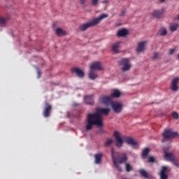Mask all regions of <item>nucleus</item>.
Returning <instances> with one entry per match:
<instances>
[{"label":"nucleus","instance_id":"1","mask_svg":"<svg viewBox=\"0 0 179 179\" xmlns=\"http://www.w3.org/2000/svg\"><path fill=\"white\" fill-rule=\"evenodd\" d=\"M111 110L108 108H97L94 113H88L85 120V131H88L93 129L94 125L103 127L102 115H108Z\"/></svg>","mask_w":179,"mask_h":179},{"label":"nucleus","instance_id":"2","mask_svg":"<svg viewBox=\"0 0 179 179\" xmlns=\"http://www.w3.org/2000/svg\"><path fill=\"white\" fill-rule=\"evenodd\" d=\"M111 156H112V159H113L114 166L116 169H117L120 172H122V169L120 164H122L127 162L128 157L127 156V154L120 153V152L115 153L114 148H111Z\"/></svg>","mask_w":179,"mask_h":179},{"label":"nucleus","instance_id":"3","mask_svg":"<svg viewBox=\"0 0 179 179\" xmlns=\"http://www.w3.org/2000/svg\"><path fill=\"white\" fill-rule=\"evenodd\" d=\"M107 17H108V14H101L98 17L93 19L92 21H90L89 22L81 24L79 27V31H85L90 27H94L99 24L103 19Z\"/></svg>","mask_w":179,"mask_h":179},{"label":"nucleus","instance_id":"4","mask_svg":"<svg viewBox=\"0 0 179 179\" xmlns=\"http://www.w3.org/2000/svg\"><path fill=\"white\" fill-rule=\"evenodd\" d=\"M163 139L162 143H164L169 140L173 139L178 136V133L171 131L170 129H165L162 134Z\"/></svg>","mask_w":179,"mask_h":179},{"label":"nucleus","instance_id":"5","mask_svg":"<svg viewBox=\"0 0 179 179\" xmlns=\"http://www.w3.org/2000/svg\"><path fill=\"white\" fill-rule=\"evenodd\" d=\"M120 66H123L122 68V72H126L130 70L131 64L128 58H123L119 62Z\"/></svg>","mask_w":179,"mask_h":179},{"label":"nucleus","instance_id":"6","mask_svg":"<svg viewBox=\"0 0 179 179\" xmlns=\"http://www.w3.org/2000/svg\"><path fill=\"white\" fill-rule=\"evenodd\" d=\"M52 111V105H50L47 101L45 102V106L43 108V115L45 117H48Z\"/></svg>","mask_w":179,"mask_h":179},{"label":"nucleus","instance_id":"7","mask_svg":"<svg viewBox=\"0 0 179 179\" xmlns=\"http://www.w3.org/2000/svg\"><path fill=\"white\" fill-rule=\"evenodd\" d=\"M114 137L115 138L116 147L119 148H122L123 145V140L121 138L120 133L118 131H115Z\"/></svg>","mask_w":179,"mask_h":179},{"label":"nucleus","instance_id":"8","mask_svg":"<svg viewBox=\"0 0 179 179\" xmlns=\"http://www.w3.org/2000/svg\"><path fill=\"white\" fill-rule=\"evenodd\" d=\"M113 110L115 113H120L122 112V105L119 102H113L111 103Z\"/></svg>","mask_w":179,"mask_h":179},{"label":"nucleus","instance_id":"9","mask_svg":"<svg viewBox=\"0 0 179 179\" xmlns=\"http://www.w3.org/2000/svg\"><path fill=\"white\" fill-rule=\"evenodd\" d=\"M99 101L102 104H105V105H108L110 103L112 104V103H113L110 97H109L108 96H105V95H101L99 97Z\"/></svg>","mask_w":179,"mask_h":179},{"label":"nucleus","instance_id":"10","mask_svg":"<svg viewBox=\"0 0 179 179\" xmlns=\"http://www.w3.org/2000/svg\"><path fill=\"white\" fill-rule=\"evenodd\" d=\"M90 70L91 71H101V64L99 62H94L91 65H90Z\"/></svg>","mask_w":179,"mask_h":179},{"label":"nucleus","instance_id":"11","mask_svg":"<svg viewBox=\"0 0 179 179\" xmlns=\"http://www.w3.org/2000/svg\"><path fill=\"white\" fill-rule=\"evenodd\" d=\"M125 143L130 145L133 148H136L139 146L138 143H136L131 137H126Z\"/></svg>","mask_w":179,"mask_h":179},{"label":"nucleus","instance_id":"12","mask_svg":"<svg viewBox=\"0 0 179 179\" xmlns=\"http://www.w3.org/2000/svg\"><path fill=\"white\" fill-rule=\"evenodd\" d=\"M164 159L167 162H173L176 159V157L173 155V153L167 152L164 151Z\"/></svg>","mask_w":179,"mask_h":179},{"label":"nucleus","instance_id":"13","mask_svg":"<svg viewBox=\"0 0 179 179\" xmlns=\"http://www.w3.org/2000/svg\"><path fill=\"white\" fill-rule=\"evenodd\" d=\"M71 72L72 73L77 74L78 77L79 78H83L85 76V73L83 71L76 67L72 68Z\"/></svg>","mask_w":179,"mask_h":179},{"label":"nucleus","instance_id":"14","mask_svg":"<svg viewBox=\"0 0 179 179\" xmlns=\"http://www.w3.org/2000/svg\"><path fill=\"white\" fill-rule=\"evenodd\" d=\"M85 103L87 105L92 106L94 104V95H86L85 96Z\"/></svg>","mask_w":179,"mask_h":179},{"label":"nucleus","instance_id":"15","mask_svg":"<svg viewBox=\"0 0 179 179\" xmlns=\"http://www.w3.org/2000/svg\"><path fill=\"white\" fill-rule=\"evenodd\" d=\"M179 80V79L178 78H174L173 80H172V83L171 84V90H172L174 92H176L178 91V87L177 86V84H178V81Z\"/></svg>","mask_w":179,"mask_h":179},{"label":"nucleus","instance_id":"16","mask_svg":"<svg viewBox=\"0 0 179 179\" xmlns=\"http://www.w3.org/2000/svg\"><path fill=\"white\" fill-rule=\"evenodd\" d=\"M94 163L95 164H101L102 162V157H103V154L101 153H98L96 155H94Z\"/></svg>","mask_w":179,"mask_h":179},{"label":"nucleus","instance_id":"17","mask_svg":"<svg viewBox=\"0 0 179 179\" xmlns=\"http://www.w3.org/2000/svg\"><path fill=\"white\" fill-rule=\"evenodd\" d=\"M129 34V31L127 29L123 28L118 31L117 36L119 37H125Z\"/></svg>","mask_w":179,"mask_h":179},{"label":"nucleus","instance_id":"18","mask_svg":"<svg viewBox=\"0 0 179 179\" xmlns=\"http://www.w3.org/2000/svg\"><path fill=\"white\" fill-rule=\"evenodd\" d=\"M145 43H146V41H142L139 43L136 48V52H143L145 50Z\"/></svg>","mask_w":179,"mask_h":179},{"label":"nucleus","instance_id":"19","mask_svg":"<svg viewBox=\"0 0 179 179\" xmlns=\"http://www.w3.org/2000/svg\"><path fill=\"white\" fill-rule=\"evenodd\" d=\"M55 33L58 36H66L67 34L66 31L63 30L62 28H57L55 29Z\"/></svg>","mask_w":179,"mask_h":179},{"label":"nucleus","instance_id":"20","mask_svg":"<svg viewBox=\"0 0 179 179\" xmlns=\"http://www.w3.org/2000/svg\"><path fill=\"white\" fill-rule=\"evenodd\" d=\"M120 44H121L120 41L116 42L115 43L113 44L111 49L114 53H118L119 52L118 48Z\"/></svg>","mask_w":179,"mask_h":179},{"label":"nucleus","instance_id":"21","mask_svg":"<svg viewBox=\"0 0 179 179\" xmlns=\"http://www.w3.org/2000/svg\"><path fill=\"white\" fill-rule=\"evenodd\" d=\"M121 96V92L118 90H114L113 92L111 93L110 94V98L114 99H118Z\"/></svg>","mask_w":179,"mask_h":179},{"label":"nucleus","instance_id":"22","mask_svg":"<svg viewBox=\"0 0 179 179\" xmlns=\"http://www.w3.org/2000/svg\"><path fill=\"white\" fill-rule=\"evenodd\" d=\"M163 13L161 10H154L152 13V16L155 18L159 19L162 17Z\"/></svg>","mask_w":179,"mask_h":179},{"label":"nucleus","instance_id":"23","mask_svg":"<svg viewBox=\"0 0 179 179\" xmlns=\"http://www.w3.org/2000/svg\"><path fill=\"white\" fill-rule=\"evenodd\" d=\"M179 24L177 23H173L169 24V29L171 32H175L178 28Z\"/></svg>","mask_w":179,"mask_h":179},{"label":"nucleus","instance_id":"24","mask_svg":"<svg viewBox=\"0 0 179 179\" xmlns=\"http://www.w3.org/2000/svg\"><path fill=\"white\" fill-rule=\"evenodd\" d=\"M88 76L90 77V79L94 80L96 78H97V73L94 72V71L90 70V73L88 74Z\"/></svg>","mask_w":179,"mask_h":179},{"label":"nucleus","instance_id":"25","mask_svg":"<svg viewBox=\"0 0 179 179\" xmlns=\"http://www.w3.org/2000/svg\"><path fill=\"white\" fill-rule=\"evenodd\" d=\"M150 150L148 148H144L142 150L141 157L142 159H146L148 154H149Z\"/></svg>","mask_w":179,"mask_h":179},{"label":"nucleus","instance_id":"26","mask_svg":"<svg viewBox=\"0 0 179 179\" xmlns=\"http://www.w3.org/2000/svg\"><path fill=\"white\" fill-rule=\"evenodd\" d=\"M139 173L142 177H144L145 178H148V173L146 171H145V169H140Z\"/></svg>","mask_w":179,"mask_h":179},{"label":"nucleus","instance_id":"27","mask_svg":"<svg viewBox=\"0 0 179 179\" xmlns=\"http://www.w3.org/2000/svg\"><path fill=\"white\" fill-rule=\"evenodd\" d=\"M8 20H9V17H3L0 15V24H6Z\"/></svg>","mask_w":179,"mask_h":179},{"label":"nucleus","instance_id":"28","mask_svg":"<svg viewBox=\"0 0 179 179\" xmlns=\"http://www.w3.org/2000/svg\"><path fill=\"white\" fill-rule=\"evenodd\" d=\"M160 36H166L167 30L166 28H161L159 31Z\"/></svg>","mask_w":179,"mask_h":179},{"label":"nucleus","instance_id":"29","mask_svg":"<svg viewBox=\"0 0 179 179\" xmlns=\"http://www.w3.org/2000/svg\"><path fill=\"white\" fill-rule=\"evenodd\" d=\"M125 169H126V171L127 173H129V172H130V171H131L133 170V167L129 163H126L125 164Z\"/></svg>","mask_w":179,"mask_h":179},{"label":"nucleus","instance_id":"30","mask_svg":"<svg viewBox=\"0 0 179 179\" xmlns=\"http://www.w3.org/2000/svg\"><path fill=\"white\" fill-rule=\"evenodd\" d=\"M113 143V140L111 138L108 139V141L105 143V146L108 147L111 145Z\"/></svg>","mask_w":179,"mask_h":179},{"label":"nucleus","instance_id":"31","mask_svg":"<svg viewBox=\"0 0 179 179\" xmlns=\"http://www.w3.org/2000/svg\"><path fill=\"white\" fill-rule=\"evenodd\" d=\"M99 0H92V5L94 7H97V5L99 4Z\"/></svg>","mask_w":179,"mask_h":179},{"label":"nucleus","instance_id":"32","mask_svg":"<svg viewBox=\"0 0 179 179\" xmlns=\"http://www.w3.org/2000/svg\"><path fill=\"white\" fill-rule=\"evenodd\" d=\"M161 179H168L169 176L166 173H161Z\"/></svg>","mask_w":179,"mask_h":179},{"label":"nucleus","instance_id":"33","mask_svg":"<svg viewBox=\"0 0 179 179\" xmlns=\"http://www.w3.org/2000/svg\"><path fill=\"white\" fill-rule=\"evenodd\" d=\"M168 168L166 166H163L161 171V174H166V171H167Z\"/></svg>","mask_w":179,"mask_h":179},{"label":"nucleus","instance_id":"34","mask_svg":"<svg viewBox=\"0 0 179 179\" xmlns=\"http://www.w3.org/2000/svg\"><path fill=\"white\" fill-rule=\"evenodd\" d=\"M148 162L150 163H155V158H154V157H149L148 158Z\"/></svg>","mask_w":179,"mask_h":179},{"label":"nucleus","instance_id":"35","mask_svg":"<svg viewBox=\"0 0 179 179\" xmlns=\"http://www.w3.org/2000/svg\"><path fill=\"white\" fill-rule=\"evenodd\" d=\"M172 116L175 120L178 119V114L176 112H173Z\"/></svg>","mask_w":179,"mask_h":179},{"label":"nucleus","instance_id":"36","mask_svg":"<svg viewBox=\"0 0 179 179\" xmlns=\"http://www.w3.org/2000/svg\"><path fill=\"white\" fill-rule=\"evenodd\" d=\"M172 162L177 168H179V162L178 160L175 159L174 161H173Z\"/></svg>","mask_w":179,"mask_h":179},{"label":"nucleus","instance_id":"37","mask_svg":"<svg viewBox=\"0 0 179 179\" xmlns=\"http://www.w3.org/2000/svg\"><path fill=\"white\" fill-rule=\"evenodd\" d=\"M175 51H176V49H175V48L170 49V50H169V55H173V54L175 52Z\"/></svg>","mask_w":179,"mask_h":179},{"label":"nucleus","instance_id":"38","mask_svg":"<svg viewBox=\"0 0 179 179\" xmlns=\"http://www.w3.org/2000/svg\"><path fill=\"white\" fill-rule=\"evenodd\" d=\"M159 57V53H155L154 56L152 57L153 60H157Z\"/></svg>","mask_w":179,"mask_h":179},{"label":"nucleus","instance_id":"39","mask_svg":"<svg viewBox=\"0 0 179 179\" xmlns=\"http://www.w3.org/2000/svg\"><path fill=\"white\" fill-rule=\"evenodd\" d=\"M80 3L82 5V6H85L86 2H87V0H78Z\"/></svg>","mask_w":179,"mask_h":179},{"label":"nucleus","instance_id":"40","mask_svg":"<svg viewBox=\"0 0 179 179\" xmlns=\"http://www.w3.org/2000/svg\"><path fill=\"white\" fill-rule=\"evenodd\" d=\"M126 14V11L125 10H123L122 11V13L120 14L121 16H123Z\"/></svg>","mask_w":179,"mask_h":179},{"label":"nucleus","instance_id":"41","mask_svg":"<svg viewBox=\"0 0 179 179\" xmlns=\"http://www.w3.org/2000/svg\"><path fill=\"white\" fill-rule=\"evenodd\" d=\"M108 3V0H104L103 1H102V3L106 4Z\"/></svg>","mask_w":179,"mask_h":179},{"label":"nucleus","instance_id":"42","mask_svg":"<svg viewBox=\"0 0 179 179\" xmlns=\"http://www.w3.org/2000/svg\"><path fill=\"white\" fill-rule=\"evenodd\" d=\"M160 3H164L166 0H159Z\"/></svg>","mask_w":179,"mask_h":179},{"label":"nucleus","instance_id":"43","mask_svg":"<svg viewBox=\"0 0 179 179\" xmlns=\"http://www.w3.org/2000/svg\"><path fill=\"white\" fill-rule=\"evenodd\" d=\"M38 78L40 77V71L38 70Z\"/></svg>","mask_w":179,"mask_h":179},{"label":"nucleus","instance_id":"44","mask_svg":"<svg viewBox=\"0 0 179 179\" xmlns=\"http://www.w3.org/2000/svg\"><path fill=\"white\" fill-rule=\"evenodd\" d=\"M177 20L179 21V14H178V15Z\"/></svg>","mask_w":179,"mask_h":179},{"label":"nucleus","instance_id":"45","mask_svg":"<svg viewBox=\"0 0 179 179\" xmlns=\"http://www.w3.org/2000/svg\"><path fill=\"white\" fill-rule=\"evenodd\" d=\"M178 60H179V55H178Z\"/></svg>","mask_w":179,"mask_h":179},{"label":"nucleus","instance_id":"46","mask_svg":"<svg viewBox=\"0 0 179 179\" xmlns=\"http://www.w3.org/2000/svg\"><path fill=\"white\" fill-rule=\"evenodd\" d=\"M124 179H127V178H124Z\"/></svg>","mask_w":179,"mask_h":179}]
</instances>
